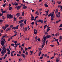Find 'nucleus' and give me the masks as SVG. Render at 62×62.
Masks as SVG:
<instances>
[{
	"label": "nucleus",
	"mask_w": 62,
	"mask_h": 62,
	"mask_svg": "<svg viewBox=\"0 0 62 62\" xmlns=\"http://www.w3.org/2000/svg\"><path fill=\"white\" fill-rule=\"evenodd\" d=\"M54 56H53L52 57L51 59H50L52 60V59H53V58H54Z\"/></svg>",
	"instance_id": "nucleus-58"
},
{
	"label": "nucleus",
	"mask_w": 62,
	"mask_h": 62,
	"mask_svg": "<svg viewBox=\"0 0 62 62\" xmlns=\"http://www.w3.org/2000/svg\"><path fill=\"white\" fill-rule=\"evenodd\" d=\"M19 25H18L16 27V29H18V27H19Z\"/></svg>",
	"instance_id": "nucleus-29"
},
{
	"label": "nucleus",
	"mask_w": 62,
	"mask_h": 62,
	"mask_svg": "<svg viewBox=\"0 0 62 62\" xmlns=\"http://www.w3.org/2000/svg\"><path fill=\"white\" fill-rule=\"evenodd\" d=\"M44 45H45L43 44L42 45V48H43V47L44 46Z\"/></svg>",
	"instance_id": "nucleus-41"
},
{
	"label": "nucleus",
	"mask_w": 62,
	"mask_h": 62,
	"mask_svg": "<svg viewBox=\"0 0 62 62\" xmlns=\"http://www.w3.org/2000/svg\"><path fill=\"white\" fill-rule=\"evenodd\" d=\"M3 51L4 52L3 53H4V54H5V53H6V52H7V51H6V50H3Z\"/></svg>",
	"instance_id": "nucleus-33"
},
{
	"label": "nucleus",
	"mask_w": 62,
	"mask_h": 62,
	"mask_svg": "<svg viewBox=\"0 0 62 62\" xmlns=\"http://www.w3.org/2000/svg\"><path fill=\"white\" fill-rule=\"evenodd\" d=\"M61 2L62 1H60L59 2H57V3H58V4H61Z\"/></svg>",
	"instance_id": "nucleus-54"
},
{
	"label": "nucleus",
	"mask_w": 62,
	"mask_h": 62,
	"mask_svg": "<svg viewBox=\"0 0 62 62\" xmlns=\"http://www.w3.org/2000/svg\"><path fill=\"white\" fill-rule=\"evenodd\" d=\"M51 21H53L54 20V18H53V17H51Z\"/></svg>",
	"instance_id": "nucleus-47"
},
{
	"label": "nucleus",
	"mask_w": 62,
	"mask_h": 62,
	"mask_svg": "<svg viewBox=\"0 0 62 62\" xmlns=\"http://www.w3.org/2000/svg\"><path fill=\"white\" fill-rule=\"evenodd\" d=\"M16 16H17V18H19L20 16V14L19 13H17L16 14Z\"/></svg>",
	"instance_id": "nucleus-6"
},
{
	"label": "nucleus",
	"mask_w": 62,
	"mask_h": 62,
	"mask_svg": "<svg viewBox=\"0 0 62 62\" xmlns=\"http://www.w3.org/2000/svg\"><path fill=\"white\" fill-rule=\"evenodd\" d=\"M18 53L19 54H21V53H22V52H21V51H19L18 52Z\"/></svg>",
	"instance_id": "nucleus-50"
},
{
	"label": "nucleus",
	"mask_w": 62,
	"mask_h": 62,
	"mask_svg": "<svg viewBox=\"0 0 62 62\" xmlns=\"http://www.w3.org/2000/svg\"><path fill=\"white\" fill-rule=\"evenodd\" d=\"M4 53V51H3V50L2 49V51L1 53V54H2V55H4L5 54Z\"/></svg>",
	"instance_id": "nucleus-10"
},
{
	"label": "nucleus",
	"mask_w": 62,
	"mask_h": 62,
	"mask_svg": "<svg viewBox=\"0 0 62 62\" xmlns=\"http://www.w3.org/2000/svg\"><path fill=\"white\" fill-rule=\"evenodd\" d=\"M6 47L5 46H4L3 47L2 49L3 50V51H4V50H6L7 51V49L6 48Z\"/></svg>",
	"instance_id": "nucleus-4"
},
{
	"label": "nucleus",
	"mask_w": 62,
	"mask_h": 62,
	"mask_svg": "<svg viewBox=\"0 0 62 62\" xmlns=\"http://www.w3.org/2000/svg\"><path fill=\"white\" fill-rule=\"evenodd\" d=\"M38 41H40V39L39 38Z\"/></svg>",
	"instance_id": "nucleus-55"
},
{
	"label": "nucleus",
	"mask_w": 62,
	"mask_h": 62,
	"mask_svg": "<svg viewBox=\"0 0 62 62\" xmlns=\"http://www.w3.org/2000/svg\"><path fill=\"white\" fill-rule=\"evenodd\" d=\"M35 39H36V41H37V40H38V36H36L35 37Z\"/></svg>",
	"instance_id": "nucleus-24"
},
{
	"label": "nucleus",
	"mask_w": 62,
	"mask_h": 62,
	"mask_svg": "<svg viewBox=\"0 0 62 62\" xmlns=\"http://www.w3.org/2000/svg\"><path fill=\"white\" fill-rule=\"evenodd\" d=\"M22 17L20 16L19 17V19H22Z\"/></svg>",
	"instance_id": "nucleus-45"
},
{
	"label": "nucleus",
	"mask_w": 62,
	"mask_h": 62,
	"mask_svg": "<svg viewBox=\"0 0 62 62\" xmlns=\"http://www.w3.org/2000/svg\"><path fill=\"white\" fill-rule=\"evenodd\" d=\"M58 12V10H57V9L55 11V13L56 14L57 13L56 15V17H58V18H59V17H60V12ZM57 13H58V14Z\"/></svg>",
	"instance_id": "nucleus-1"
},
{
	"label": "nucleus",
	"mask_w": 62,
	"mask_h": 62,
	"mask_svg": "<svg viewBox=\"0 0 62 62\" xmlns=\"http://www.w3.org/2000/svg\"><path fill=\"white\" fill-rule=\"evenodd\" d=\"M31 24H32V25H34V22H32Z\"/></svg>",
	"instance_id": "nucleus-51"
},
{
	"label": "nucleus",
	"mask_w": 62,
	"mask_h": 62,
	"mask_svg": "<svg viewBox=\"0 0 62 62\" xmlns=\"http://www.w3.org/2000/svg\"><path fill=\"white\" fill-rule=\"evenodd\" d=\"M25 51H27V50H28V48H27L25 47Z\"/></svg>",
	"instance_id": "nucleus-35"
},
{
	"label": "nucleus",
	"mask_w": 62,
	"mask_h": 62,
	"mask_svg": "<svg viewBox=\"0 0 62 62\" xmlns=\"http://www.w3.org/2000/svg\"><path fill=\"white\" fill-rule=\"evenodd\" d=\"M42 10V9H39V12H40Z\"/></svg>",
	"instance_id": "nucleus-60"
},
{
	"label": "nucleus",
	"mask_w": 62,
	"mask_h": 62,
	"mask_svg": "<svg viewBox=\"0 0 62 62\" xmlns=\"http://www.w3.org/2000/svg\"><path fill=\"white\" fill-rule=\"evenodd\" d=\"M50 29L47 28V29L46 31L47 32H48L50 31Z\"/></svg>",
	"instance_id": "nucleus-27"
},
{
	"label": "nucleus",
	"mask_w": 62,
	"mask_h": 62,
	"mask_svg": "<svg viewBox=\"0 0 62 62\" xmlns=\"http://www.w3.org/2000/svg\"><path fill=\"white\" fill-rule=\"evenodd\" d=\"M27 27L25 28L24 29H25V31H27Z\"/></svg>",
	"instance_id": "nucleus-36"
},
{
	"label": "nucleus",
	"mask_w": 62,
	"mask_h": 62,
	"mask_svg": "<svg viewBox=\"0 0 62 62\" xmlns=\"http://www.w3.org/2000/svg\"><path fill=\"white\" fill-rule=\"evenodd\" d=\"M30 53H31V54H33V51H30Z\"/></svg>",
	"instance_id": "nucleus-49"
},
{
	"label": "nucleus",
	"mask_w": 62,
	"mask_h": 62,
	"mask_svg": "<svg viewBox=\"0 0 62 62\" xmlns=\"http://www.w3.org/2000/svg\"><path fill=\"white\" fill-rule=\"evenodd\" d=\"M38 21L39 23H41L42 22V20L41 19H40L38 20Z\"/></svg>",
	"instance_id": "nucleus-23"
},
{
	"label": "nucleus",
	"mask_w": 62,
	"mask_h": 62,
	"mask_svg": "<svg viewBox=\"0 0 62 62\" xmlns=\"http://www.w3.org/2000/svg\"><path fill=\"white\" fill-rule=\"evenodd\" d=\"M57 35H58V33H57L55 34V36L56 37H57Z\"/></svg>",
	"instance_id": "nucleus-57"
},
{
	"label": "nucleus",
	"mask_w": 62,
	"mask_h": 62,
	"mask_svg": "<svg viewBox=\"0 0 62 62\" xmlns=\"http://www.w3.org/2000/svg\"><path fill=\"white\" fill-rule=\"evenodd\" d=\"M3 15V14L2 13V14L0 13V16H2Z\"/></svg>",
	"instance_id": "nucleus-40"
},
{
	"label": "nucleus",
	"mask_w": 62,
	"mask_h": 62,
	"mask_svg": "<svg viewBox=\"0 0 62 62\" xmlns=\"http://www.w3.org/2000/svg\"><path fill=\"white\" fill-rule=\"evenodd\" d=\"M28 52H27L26 51L25 54H26V55H28Z\"/></svg>",
	"instance_id": "nucleus-48"
},
{
	"label": "nucleus",
	"mask_w": 62,
	"mask_h": 62,
	"mask_svg": "<svg viewBox=\"0 0 62 62\" xmlns=\"http://www.w3.org/2000/svg\"><path fill=\"white\" fill-rule=\"evenodd\" d=\"M7 18H9V19H10V18H13V16H12L11 14H8L7 15Z\"/></svg>",
	"instance_id": "nucleus-2"
},
{
	"label": "nucleus",
	"mask_w": 62,
	"mask_h": 62,
	"mask_svg": "<svg viewBox=\"0 0 62 62\" xmlns=\"http://www.w3.org/2000/svg\"><path fill=\"white\" fill-rule=\"evenodd\" d=\"M7 36V34H5L4 36H3V38H5V37H6Z\"/></svg>",
	"instance_id": "nucleus-32"
},
{
	"label": "nucleus",
	"mask_w": 62,
	"mask_h": 62,
	"mask_svg": "<svg viewBox=\"0 0 62 62\" xmlns=\"http://www.w3.org/2000/svg\"><path fill=\"white\" fill-rule=\"evenodd\" d=\"M23 25V23H22L20 24V26L21 27H22Z\"/></svg>",
	"instance_id": "nucleus-16"
},
{
	"label": "nucleus",
	"mask_w": 62,
	"mask_h": 62,
	"mask_svg": "<svg viewBox=\"0 0 62 62\" xmlns=\"http://www.w3.org/2000/svg\"><path fill=\"white\" fill-rule=\"evenodd\" d=\"M8 26H9V25L8 24H7L5 25V27L6 28L8 27Z\"/></svg>",
	"instance_id": "nucleus-26"
},
{
	"label": "nucleus",
	"mask_w": 62,
	"mask_h": 62,
	"mask_svg": "<svg viewBox=\"0 0 62 62\" xmlns=\"http://www.w3.org/2000/svg\"><path fill=\"white\" fill-rule=\"evenodd\" d=\"M2 28L3 29H4V30H5V29H6V27L3 26L2 27Z\"/></svg>",
	"instance_id": "nucleus-17"
},
{
	"label": "nucleus",
	"mask_w": 62,
	"mask_h": 62,
	"mask_svg": "<svg viewBox=\"0 0 62 62\" xmlns=\"http://www.w3.org/2000/svg\"><path fill=\"white\" fill-rule=\"evenodd\" d=\"M51 37L50 35H47L46 36L47 39H50V38H51Z\"/></svg>",
	"instance_id": "nucleus-8"
},
{
	"label": "nucleus",
	"mask_w": 62,
	"mask_h": 62,
	"mask_svg": "<svg viewBox=\"0 0 62 62\" xmlns=\"http://www.w3.org/2000/svg\"><path fill=\"white\" fill-rule=\"evenodd\" d=\"M59 41L60 42H61V40H62V37L61 36H60V38H59Z\"/></svg>",
	"instance_id": "nucleus-7"
},
{
	"label": "nucleus",
	"mask_w": 62,
	"mask_h": 62,
	"mask_svg": "<svg viewBox=\"0 0 62 62\" xmlns=\"http://www.w3.org/2000/svg\"><path fill=\"white\" fill-rule=\"evenodd\" d=\"M43 58V56L40 57L39 59H42V58Z\"/></svg>",
	"instance_id": "nucleus-30"
},
{
	"label": "nucleus",
	"mask_w": 62,
	"mask_h": 62,
	"mask_svg": "<svg viewBox=\"0 0 62 62\" xmlns=\"http://www.w3.org/2000/svg\"><path fill=\"white\" fill-rule=\"evenodd\" d=\"M38 22H39V20H37L35 22V23H38Z\"/></svg>",
	"instance_id": "nucleus-34"
},
{
	"label": "nucleus",
	"mask_w": 62,
	"mask_h": 62,
	"mask_svg": "<svg viewBox=\"0 0 62 62\" xmlns=\"http://www.w3.org/2000/svg\"><path fill=\"white\" fill-rule=\"evenodd\" d=\"M6 3H5V4H4L2 6L3 7H4L6 6Z\"/></svg>",
	"instance_id": "nucleus-28"
},
{
	"label": "nucleus",
	"mask_w": 62,
	"mask_h": 62,
	"mask_svg": "<svg viewBox=\"0 0 62 62\" xmlns=\"http://www.w3.org/2000/svg\"><path fill=\"white\" fill-rule=\"evenodd\" d=\"M2 13H5V11H2Z\"/></svg>",
	"instance_id": "nucleus-59"
},
{
	"label": "nucleus",
	"mask_w": 62,
	"mask_h": 62,
	"mask_svg": "<svg viewBox=\"0 0 62 62\" xmlns=\"http://www.w3.org/2000/svg\"><path fill=\"white\" fill-rule=\"evenodd\" d=\"M55 41H57L58 42V40L57 39H55L54 40Z\"/></svg>",
	"instance_id": "nucleus-21"
},
{
	"label": "nucleus",
	"mask_w": 62,
	"mask_h": 62,
	"mask_svg": "<svg viewBox=\"0 0 62 62\" xmlns=\"http://www.w3.org/2000/svg\"><path fill=\"white\" fill-rule=\"evenodd\" d=\"M12 29H14V30H15L16 29V27H13L12 28Z\"/></svg>",
	"instance_id": "nucleus-25"
},
{
	"label": "nucleus",
	"mask_w": 62,
	"mask_h": 62,
	"mask_svg": "<svg viewBox=\"0 0 62 62\" xmlns=\"http://www.w3.org/2000/svg\"><path fill=\"white\" fill-rule=\"evenodd\" d=\"M51 15H52V13H50L48 15V16L49 17H50L51 16Z\"/></svg>",
	"instance_id": "nucleus-46"
},
{
	"label": "nucleus",
	"mask_w": 62,
	"mask_h": 62,
	"mask_svg": "<svg viewBox=\"0 0 62 62\" xmlns=\"http://www.w3.org/2000/svg\"><path fill=\"white\" fill-rule=\"evenodd\" d=\"M50 46H51V47H53L54 46V45H50Z\"/></svg>",
	"instance_id": "nucleus-56"
},
{
	"label": "nucleus",
	"mask_w": 62,
	"mask_h": 62,
	"mask_svg": "<svg viewBox=\"0 0 62 62\" xmlns=\"http://www.w3.org/2000/svg\"><path fill=\"white\" fill-rule=\"evenodd\" d=\"M7 51H10V50H9V49L8 48H7Z\"/></svg>",
	"instance_id": "nucleus-63"
},
{
	"label": "nucleus",
	"mask_w": 62,
	"mask_h": 62,
	"mask_svg": "<svg viewBox=\"0 0 62 62\" xmlns=\"http://www.w3.org/2000/svg\"><path fill=\"white\" fill-rule=\"evenodd\" d=\"M21 55L22 56H23V58H25V55H24V54H22Z\"/></svg>",
	"instance_id": "nucleus-14"
},
{
	"label": "nucleus",
	"mask_w": 62,
	"mask_h": 62,
	"mask_svg": "<svg viewBox=\"0 0 62 62\" xmlns=\"http://www.w3.org/2000/svg\"><path fill=\"white\" fill-rule=\"evenodd\" d=\"M27 8V7L26 6L23 7V9H26Z\"/></svg>",
	"instance_id": "nucleus-22"
},
{
	"label": "nucleus",
	"mask_w": 62,
	"mask_h": 62,
	"mask_svg": "<svg viewBox=\"0 0 62 62\" xmlns=\"http://www.w3.org/2000/svg\"><path fill=\"white\" fill-rule=\"evenodd\" d=\"M59 27H62V24H61L59 26Z\"/></svg>",
	"instance_id": "nucleus-37"
},
{
	"label": "nucleus",
	"mask_w": 62,
	"mask_h": 62,
	"mask_svg": "<svg viewBox=\"0 0 62 62\" xmlns=\"http://www.w3.org/2000/svg\"><path fill=\"white\" fill-rule=\"evenodd\" d=\"M12 8L11 7L9 8V10H11V9Z\"/></svg>",
	"instance_id": "nucleus-31"
},
{
	"label": "nucleus",
	"mask_w": 62,
	"mask_h": 62,
	"mask_svg": "<svg viewBox=\"0 0 62 62\" xmlns=\"http://www.w3.org/2000/svg\"><path fill=\"white\" fill-rule=\"evenodd\" d=\"M10 51L8 52V54H10Z\"/></svg>",
	"instance_id": "nucleus-38"
},
{
	"label": "nucleus",
	"mask_w": 62,
	"mask_h": 62,
	"mask_svg": "<svg viewBox=\"0 0 62 62\" xmlns=\"http://www.w3.org/2000/svg\"><path fill=\"white\" fill-rule=\"evenodd\" d=\"M24 12H23L22 14V16H24Z\"/></svg>",
	"instance_id": "nucleus-18"
},
{
	"label": "nucleus",
	"mask_w": 62,
	"mask_h": 62,
	"mask_svg": "<svg viewBox=\"0 0 62 62\" xmlns=\"http://www.w3.org/2000/svg\"><path fill=\"white\" fill-rule=\"evenodd\" d=\"M46 39H47V38H46V37L45 36V35H44V40H46Z\"/></svg>",
	"instance_id": "nucleus-19"
},
{
	"label": "nucleus",
	"mask_w": 62,
	"mask_h": 62,
	"mask_svg": "<svg viewBox=\"0 0 62 62\" xmlns=\"http://www.w3.org/2000/svg\"><path fill=\"white\" fill-rule=\"evenodd\" d=\"M24 46V44H22V46H23V47Z\"/></svg>",
	"instance_id": "nucleus-62"
},
{
	"label": "nucleus",
	"mask_w": 62,
	"mask_h": 62,
	"mask_svg": "<svg viewBox=\"0 0 62 62\" xmlns=\"http://www.w3.org/2000/svg\"><path fill=\"white\" fill-rule=\"evenodd\" d=\"M26 21L25 20L24 21V23L25 24H26Z\"/></svg>",
	"instance_id": "nucleus-44"
},
{
	"label": "nucleus",
	"mask_w": 62,
	"mask_h": 62,
	"mask_svg": "<svg viewBox=\"0 0 62 62\" xmlns=\"http://www.w3.org/2000/svg\"><path fill=\"white\" fill-rule=\"evenodd\" d=\"M11 55L12 56H13V54L12 53V52L11 53Z\"/></svg>",
	"instance_id": "nucleus-64"
},
{
	"label": "nucleus",
	"mask_w": 62,
	"mask_h": 62,
	"mask_svg": "<svg viewBox=\"0 0 62 62\" xmlns=\"http://www.w3.org/2000/svg\"><path fill=\"white\" fill-rule=\"evenodd\" d=\"M5 41H3V40H2L0 41L1 45L2 46H4V43H5Z\"/></svg>",
	"instance_id": "nucleus-3"
},
{
	"label": "nucleus",
	"mask_w": 62,
	"mask_h": 62,
	"mask_svg": "<svg viewBox=\"0 0 62 62\" xmlns=\"http://www.w3.org/2000/svg\"><path fill=\"white\" fill-rule=\"evenodd\" d=\"M15 18H14V21H16V18H15V17H14Z\"/></svg>",
	"instance_id": "nucleus-61"
},
{
	"label": "nucleus",
	"mask_w": 62,
	"mask_h": 62,
	"mask_svg": "<svg viewBox=\"0 0 62 62\" xmlns=\"http://www.w3.org/2000/svg\"><path fill=\"white\" fill-rule=\"evenodd\" d=\"M11 29L9 28H7L6 29V30L7 31H10V30Z\"/></svg>",
	"instance_id": "nucleus-9"
},
{
	"label": "nucleus",
	"mask_w": 62,
	"mask_h": 62,
	"mask_svg": "<svg viewBox=\"0 0 62 62\" xmlns=\"http://www.w3.org/2000/svg\"><path fill=\"white\" fill-rule=\"evenodd\" d=\"M15 44H14L15 45V49H16V41H15Z\"/></svg>",
	"instance_id": "nucleus-39"
},
{
	"label": "nucleus",
	"mask_w": 62,
	"mask_h": 62,
	"mask_svg": "<svg viewBox=\"0 0 62 62\" xmlns=\"http://www.w3.org/2000/svg\"><path fill=\"white\" fill-rule=\"evenodd\" d=\"M3 20H0V23H1L2 22H3Z\"/></svg>",
	"instance_id": "nucleus-52"
},
{
	"label": "nucleus",
	"mask_w": 62,
	"mask_h": 62,
	"mask_svg": "<svg viewBox=\"0 0 62 62\" xmlns=\"http://www.w3.org/2000/svg\"><path fill=\"white\" fill-rule=\"evenodd\" d=\"M41 54V51L40 52V53H39V56L40 55V54Z\"/></svg>",
	"instance_id": "nucleus-20"
},
{
	"label": "nucleus",
	"mask_w": 62,
	"mask_h": 62,
	"mask_svg": "<svg viewBox=\"0 0 62 62\" xmlns=\"http://www.w3.org/2000/svg\"><path fill=\"white\" fill-rule=\"evenodd\" d=\"M16 47H17L18 45H21V44L20 43H17L16 44Z\"/></svg>",
	"instance_id": "nucleus-11"
},
{
	"label": "nucleus",
	"mask_w": 62,
	"mask_h": 62,
	"mask_svg": "<svg viewBox=\"0 0 62 62\" xmlns=\"http://www.w3.org/2000/svg\"><path fill=\"white\" fill-rule=\"evenodd\" d=\"M39 51H41V50H42V49H41V48H39Z\"/></svg>",
	"instance_id": "nucleus-42"
},
{
	"label": "nucleus",
	"mask_w": 62,
	"mask_h": 62,
	"mask_svg": "<svg viewBox=\"0 0 62 62\" xmlns=\"http://www.w3.org/2000/svg\"><path fill=\"white\" fill-rule=\"evenodd\" d=\"M23 20H21L20 21H19V23H23Z\"/></svg>",
	"instance_id": "nucleus-15"
},
{
	"label": "nucleus",
	"mask_w": 62,
	"mask_h": 62,
	"mask_svg": "<svg viewBox=\"0 0 62 62\" xmlns=\"http://www.w3.org/2000/svg\"><path fill=\"white\" fill-rule=\"evenodd\" d=\"M21 6H18V7H16V8L17 10H19L20 9V8H21Z\"/></svg>",
	"instance_id": "nucleus-5"
},
{
	"label": "nucleus",
	"mask_w": 62,
	"mask_h": 62,
	"mask_svg": "<svg viewBox=\"0 0 62 62\" xmlns=\"http://www.w3.org/2000/svg\"><path fill=\"white\" fill-rule=\"evenodd\" d=\"M45 7H46V8H48V5L46 3H45Z\"/></svg>",
	"instance_id": "nucleus-12"
},
{
	"label": "nucleus",
	"mask_w": 62,
	"mask_h": 62,
	"mask_svg": "<svg viewBox=\"0 0 62 62\" xmlns=\"http://www.w3.org/2000/svg\"><path fill=\"white\" fill-rule=\"evenodd\" d=\"M12 5H15L16 6V2H15L14 3H12Z\"/></svg>",
	"instance_id": "nucleus-43"
},
{
	"label": "nucleus",
	"mask_w": 62,
	"mask_h": 62,
	"mask_svg": "<svg viewBox=\"0 0 62 62\" xmlns=\"http://www.w3.org/2000/svg\"><path fill=\"white\" fill-rule=\"evenodd\" d=\"M59 58H57L56 59V62H58V61H59Z\"/></svg>",
	"instance_id": "nucleus-13"
},
{
	"label": "nucleus",
	"mask_w": 62,
	"mask_h": 62,
	"mask_svg": "<svg viewBox=\"0 0 62 62\" xmlns=\"http://www.w3.org/2000/svg\"><path fill=\"white\" fill-rule=\"evenodd\" d=\"M51 18H53V16H54V14H52V15H51Z\"/></svg>",
	"instance_id": "nucleus-53"
}]
</instances>
